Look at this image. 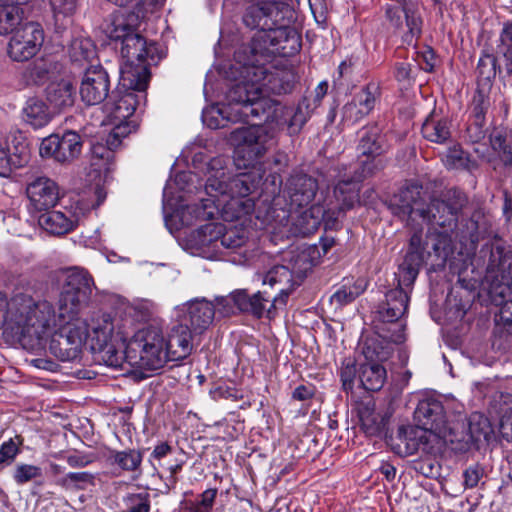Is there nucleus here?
I'll return each instance as SVG.
<instances>
[{"instance_id": "nucleus-8", "label": "nucleus", "mask_w": 512, "mask_h": 512, "mask_svg": "<svg viewBox=\"0 0 512 512\" xmlns=\"http://www.w3.org/2000/svg\"><path fill=\"white\" fill-rule=\"evenodd\" d=\"M114 321L110 313L97 312L91 319V335L84 322H74L67 331V342L74 345V352H117L110 345L114 331Z\"/></svg>"}, {"instance_id": "nucleus-19", "label": "nucleus", "mask_w": 512, "mask_h": 512, "mask_svg": "<svg viewBox=\"0 0 512 512\" xmlns=\"http://www.w3.org/2000/svg\"><path fill=\"white\" fill-rule=\"evenodd\" d=\"M110 77L100 65L90 66L82 76L79 94L86 105H98L110 97Z\"/></svg>"}, {"instance_id": "nucleus-13", "label": "nucleus", "mask_w": 512, "mask_h": 512, "mask_svg": "<svg viewBox=\"0 0 512 512\" xmlns=\"http://www.w3.org/2000/svg\"><path fill=\"white\" fill-rule=\"evenodd\" d=\"M44 43V31L39 23L25 22L15 32L7 44V55L14 62L32 59Z\"/></svg>"}, {"instance_id": "nucleus-57", "label": "nucleus", "mask_w": 512, "mask_h": 512, "mask_svg": "<svg viewBox=\"0 0 512 512\" xmlns=\"http://www.w3.org/2000/svg\"><path fill=\"white\" fill-rule=\"evenodd\" d=\"M495 329L512 333V300L505 301L494 317Z\"/></svg>"}, {"instance_id": "nucleus-14", "label": "nucleus", "mask_w": 512, "mask_h": 512, "mask_svg": "<svg viewBox=\"0 0 512 512\" xmlns=\"http://www.w3.org/2000/svg\"><path fill=\"white\" fill-rule=\"evenodd\" d=\"M414 418L423 431H430L445 441L454 442V427L451 426L441 401L426 398L419 401Z\"/></svg>"}, {"instance_id": "nucleus-41", "label": "nucleus", "mask_w": 512, "mask_h": 512, "mask_svg": "<svg viewBox=\"0 0 512 512\" xmlns=\"http://www.w3.org/2000/svg\"><path fill=\"white\" fill-rule=\"evenodd\" d=\"M490 144L505 165L512 164V130L495 128L490 134Z\"/></svg>"}, {"instance_id": "nucleus-20", "label": "nucleus", "mask_w": 512, "mask_h": 512, "mask_svg": "<svg viewBox=\"0 0 512 512\" xmlns=\"http://www.w3.org/2000/svg\"><path fill=\"white\" fill-rule=\"evenodd\" d=\"M264 284H269L271 287L278 285V294L271 297H265L270 302L266 306V316L272 318L275 315V310L278 306L286 304L289 294L293 291L295 286L300 285L299 281L295 278L289 266L276 265L273 266L265 275Z\"/></svg>"}, {"instance_id": "nucleus-63", "label": "nucleus", "mask_w": 512, "mask_h": 512, "mask_svg": "<svg viewBox=\"0 0 512 512\" xmlns=\"http://www.w3.org/2000/svg\"><path fill=\"white\" fill-rule=\"evenodd\" d=\"M367 116L356 104L355 100L346 103L342 108V120L354 124Z\"/></svg>"}, {"instance_id": "nucleus-34", "label": "nucleus", "mask_w": 512, "mask_h": 512, "mask_svg": "<svg viewBox=\"0 0 512 512\" xmlns=\"http://www.w3.org/2000/svg\"><path fill=\"white\" fill-rule=\"evenodd\" d=\"M404 326L398 325L390 335L372 334L360 338L361 352H381L383 350H393L389 344L401 345L405 342L406 336Z\"/></svg>"}, {"instance_id": "nucleus-36", "label": "nucleus", "mask_w": 512, "mask_h": 512, "mask_svg": "<svg viewBox=\"0 0 512 512\" xmlns=\"http://www.w3.org/2000/svg\"><path fill=\"white\" fill-rule=\"evenodd\" d=\"M421 133L430 142L444 144L451 137L450 122L446 118L430 114L422 124Z\"/></svg>"}, {"instance_id": "nucleus-40", "label": "nucleus", "mask_w": 512, "mask_h": 512, "mask_svg": "<svg viewBox=\"0 0 512 512\" xmlns=\"http://www.w3.org/2000/svg\"><path fill=\"white\" fill-rule=\"evenodd\" d=\"M23 15L22 8L0 2V36L15 32L23 24Z\"/></svg>"}, {"instance_id": "nucleus-54", "label": "nucleus", "mask_w": 512, "mask_h": 512, "mask_svg": "<svg viewBox=\"0 0 512 512\" xmlns=\"http://www.w3.org/2000/svg\"><path fill=\"white\" fill-rule=\"evenodd\" d=\"M499 49L504 56L506 72L512 73V21L503 24Z\"/></svg>"}, {"instance_id": "nucleus-6", "label": "nucleus", "mask_w": 512, "mask_h": 512, "mask_svg": "<svg viewBox=\"0 0 512 512\" xmlns=\"http://www.w3.org/2000/svg\"><path fill=\"white\" fill-rule=\"evenodd\" d=\"M56 276L63 282L58 299L59 319L61 323L78 322L81 311L91 300L94 280L87 270L80 267L61 270Z\"/></svg>"}, {"instance_id": "nucleus-25", "label": "nucleus", "mask_w": 512, "mask_h": 512, "mask_svg": "<svg viewBox=\"0 0 512 512\" xmlns=\"http://www.w3.org/2000/svg\"><path fill=\"white\" fill-rule=\"evenodd\" d=\"M333 207H324L320 204H313L299 214L295 226L303 235L312 234L323 222L326 228H335L338 224Z\"/></svg>"}, {"instance_id": "nucleus-4", "label": "nucleus", "mask_w": 512, "mask_h": 512, "mask_svg": "<svg viewBox=\"0 0 512 512\" xmlns=\"http://www.w3.org/2000/svg\"><path fill=\"white\" fill-rule=\"evenodd\" d=\"M36 283L27 284L24 291L16 292L10 302V319L3 331V339L14 349L46 350L48 336L57 328L65 333L73 323H61L53 305L47 300L36 301L31 292Z\"/></svg>"}, {"instance_id": "nucleus-32", "label": "nucleus", "mask_w": 512, "mask_h": 512, "mask_svg": "<svg viewBox=\"0 0 512 512\" xmlns=\"http://www.w3.org/2000/svg\"><path fill=\"white\" fill-rule=\"evenodd\" d=\"M358 416L361 428L368 436L386 435L388 417L386 414L377 412L373 401L363 402L359 405Z\"/></svg>"}, {"instance_id": "nucleus-48", "label": "nucleus", "mask_w": 512, "mask_h": 512, "mask_svg": "<svg viewBox=\"0 0 512 512\" xmlns=\"http://www.w3.org/2000/svg\"><path fill=\"white\" fill-rule=\"evenodd\" d=\"M96 54L93 41L86 37L73 39L69 46V56L74 62L88 61Z\"/></svg>"}, {"instance_id": "nucleus-44", "label": "nucleus", "mask_w": 512, "mask_h": 512, "mask_svg": "<svg viewBox=\"0 0 512 512\" xmlns=\"http://www.w3.org/2000/svg\"><path fill=\"white\" fill-rule=\"evenodd\" d=\"M56 485L66 491L86 490L90 486H95V475L87 471L69 472L57 479Z\"/></svg>"}, {"instance_id": "nucleus-21", "label": "nucleus", "mask_w": 512, "mask_h": 512, "mask_svg": "<svg viewBox=\"0 0 512 512\" xmlns=\"http://www.w3.org/2000/svg\"><path fill=\"white\" fill-rule=\"evenodd\" d=\"M319 189L316 178L306 173L292 174L285 186V194L291 209L304 208L312 203Z\"/></svg>"}, {"instance_id": "nucleus-38", "label": "nucleus", "mask_w": 512, "mask_h": 512, "mask_svg": "<svg viewBox=\"0 0 512 512\" xmlns=\"http://www.w3.org/2000/svg\"><path fill=\"white\" fill-rule=\"evenodd\" d=\"M368 282L364 278L344 279L343 284L331 296V302L342 307L353 302L367 288Z\"/></svg>"}, {"instance_id": "nucleus-5", "label": "nucleus", "mask_w": 512, "mask_h": 512, "mask_svg": "<svg viewBox=\"0 0 512 512\" xmlns=\"http://www.w3.org/2000/svg\"><path fill=\"white\" fill-rule=\"evenodd\" d=\"M140 20L139 13L131 12L126 17H115L107 29L109 38L120 50V84L123 87L143 89L150 79L149 67L164 57L156 43L147 42L135 28Z\"/></svg>"}, {"instance_id": "nucleus-18", "label": "nucleus", "mask_w": 512, "mask_h": 512, "mask_svg": "<svg viewBox=\"0 0 512 512\" xmlns=\"http://www.w3.org/2000/svg\"><path fill=\"white\" fill-rule=\"evenodd\" d=\"M120 86L117 91L111 93L109 100L104 104V111L112 121L125 122L145 100L148 86L143 89L123 87L121 84Z\"/></svg>"}, {"instance_id": "nucleus-12", "label": "nucleus", "mask_w": 512, "mask_h": 512, "mask_svg": "<svg viewBox=\"0 0 512 512\" xmlns=\"http://www.w3.org/2000/svg\"><path fill=\"white\" fill-rule=\"evenodd\" d=\"M278 6L271 2L249 5L243 13V23L250 29H259V38L276 45V34L285 26L280 22Z\"/></svg>"}, {"instance_id": "nucleus-42", "label": "nucleus", "mask_w": 512, "mask_h": 512, "mask_svg": "<svg viewBox=\"0 0 512 512\" xmlns=\"http://www.w3.org/2000/svg\"><path fill=\"white\" fill-rule=\"evenodd\" d=\"M316 252V248L308 247L297 251L291 257L289 267L299 283H301V281L306 277L307 273L314 267V254Z\"/></svg>"}, {"instance_id": "nucleus-33", "label": "nucleus", "mask_w": 512, "mask_h": 512, "mask_svg": "<svg viewBox=\"0 0 512 512\" xmlns=\"http://www.w3.org/2000/svg\"><path fill=\"white\" fill-rule=\"evenodd\" d=\"M424 432L419 426L399 427L397 436L392 443L394 452L402 457L417 453L420 447L424 445L422 441Z\"/></svg>"}, {"instance_id": "nucleus-56", "label": "nucleus", "mask_w": 512, "mask_h": 512, "mask_svg": "<svg viewBox=\"0 0 512 512\" xmlns=\"http://www.w3.org/2000/svg\"><path fill=\"white\" fill-rule=\"evenodd\" d=\"M126 509L123 512H149L150 495L147 492L128 494L124 498Z\"/></svg>"}, {"instance_id": "nucleus-60", "label": "nucleus", "mask_w": 512, "mask_h": 512, "mask_svg": "<svg viewBox=\"0 0 512 512\" xmlns=\"http://www.w3.org/2000/svg\"><path fill=\"white\" fill-rule=\"evenodd\" d=\"M307 109L308 104H306L305 101H303L299 103L297 108L294 110L288 124L289 129L291 130L292 133L299 132L302 126L306 123L308 119Z\"/></svg>"}, {"instance_id": "nucleus-24", "label": "nucleus", "mask_w": 512, "mask_h": 512, "mask_svg": "<svg viewBox=\"0 0 512 512\" xmlns=\"http://www.w3.org/2000/svg\"><path fill=\"white\" fill-rule=\"evenodd\" d=\"M26 193L32 207L37 211H47L59 200L57 183L46 176H38L29 182Z\"/></svg>"}, {"instance_id": "nucleus-59", "label": "nucleus", "mask_w": 512, "mask_h": 512, "mask_svg": "<svg viewBox=\"0 0 512 512\" xmlns=\"http://www.w3.org/2000/svg\"><path fill=\"white\" fill-rule=\"evenodd\" d=\"M486 119L478 121L477 118L470 117L469 124L467 126V137L472 143H478L486 136Z\"/></svg>"}, {"instance_id": "nucleus-30", "label": "nucleus", "mask_w": 512, "mask_h": 512, "mask_svg": "<svg viewBox=\"0 0 512 512\" xmlns=\"http://www.w3.org/2000/svg\"><path fill=\"white\" fill-rule=\"evenodd\" d=\"M357 150L360 156H383L388 146L382 129L377 125H367L358 132Z\"/></svg>"}, {"instance_id": "nucleus-47", "label": "nucleus", "mask_w": 512, "mask_h": 512, "mask_svg": "<svg viewBox=\"0 0 512 512\" xmlns=\"http://www.w3.org/2000/svg\"><path fill=\"white\" fill-rule=\"evenodd\" d=\"M113 464H116L124 471H136L142 463L143 455L139 450L128 449L123 451H113L110 457Z\"/></svg>"}, {"instance_id": "nucleus-17", "label": "nucleus", "mask_w": 512, "mask_h": 512, "mask_svg": "<svg viewBox=\"0 0 512 512\" xmlns=\"http://www.w3.org/2000/svg\"><path fill=\"white\" fill-rule=\"evenodd\" d=\"M81 150L80 135L74 131H67L63 135L52 134L44 138L39 153L42 157L53 158L59 163H69L80 155Z\"/></svg>"}, {"instance_id": "nucleus-23", "label": "nucleus", "mask_w": 512, "mask_h": 512, "mask_svg": "<svg viewBox=\"0 0 512 512\" xmlns=\"http://www.w3.org/2000/svg\"><path fill=\"white\" fill-rule=\"evenodd\" d=\"M214 316V304L206 299H195L187 303L184 325H187L191 334L198 338L193 349L199 345L201 334L212 324Z\"/></svg>"}, {"instance_id": "nucleus-52", "label": "nucleus", "mask_w": 512, "mask_h": 512, "mask_svg": "<svg viewBox=\"0 0 512 512\" xmlns=\"http://www.w3.org/2000/svg\"><path fill=\"white\" fill-rule=\"evenodd\" d=\"M115 149L116 147H112L107 142L106 145L99 142L92 144L91 165L99 170L108 169L109 163L113 161Z\"/></svg>"}, {"instance_id": "nucleus-7", "label": "nucleus", "mask_w": 512, "mask_h": 512, "mask_svg": "<svg viewBox=\"0 0 512 512\" xmlns=\"http://www.w3.org/2000/svg\"><path fill=\"white\" fill-rule=\"evenodd\" d=\"M124 352H174V348L193 350L196 336L191 334L187 325L174 326L166 339L162 330L154 325L139 329L130 339H121Z\"/></svg>"}, {"instance_id": "nucleus-53", "label": "nucleus", "mask_w": 512, "mask_h": 512, "mask_svg": "<svg viewBox=\"0 0 512 512\" xmlns=\"http://www.w3.org/2000/svg\"><path fill=\"white\" fill-rule=\"evenodd\" d=\"M96 360L103 362L107 367L120 369L125 372H133L131 360L140 357L141 354H96Z\"/></svg>"}, {"instance_id": "nucleus-31", "label": "nucleus", "mask_w": 512, "mask_h": 512, "mask_svg": "<svg viewBox=\"0 0 512 512\" xmlns=\"http://www.w3.org/2000/svg\"><path fill=\"white\" fill-rule=\"evenodd\" d=\"M30 153L24 142H17L12 147L0 143V176L9 177L11 173L29 161Z\"/></svg>"}, {"instance_id": "nucleus-22", "label": "nucleus", "mask_w": 512, "mask_h": 512, "mask_svg": "<svg viewBox=\"0 0 512 512\" xmlns=\"http://www.w3.org/2000/svg\"><path fill=\"white\" fill-rule=\"evenodd\" d=\"M227 103L211 107L203 114V122L211 129H219L226 126L228 122H250L258 120L252 115L241 117L237 116V111H240L248 102L245 101V97L239 101H234L230 98V89L226 94Z\"/></svg>"}, {"instance_id": "nucleus-15", "label": "nucleus", "mask_w": 512, "mask_h": 512, "mask_svg": "<svg viewBox=\"0 0 512 512\" xmlns=\"http://www.w3.org/2000/svg\"><path fill=\"white\" fill-rule=\"evenodd\" d=\"M215 302V313L218 312L223 317L231 316L240 311L261 318L266 315V306L270 300L265 299L262 292L249 295L245 289H240L227 296L217 297Z\"/></svg>"}, {"instance_id": "nucleus-35", "label": "nucleus", "mask_w": 512, "mask_h": 512, "mask_svg": "<svg viewBox=\"0 0 512 512\" xmlns=\"http://www.w3.org/2000/svg\"><path fill=\"white\" fill-rule=\"evenodd\" d=\"M54 112L47 102L38 97H30L22 109L24 121L35 129L46 126L53 118Z\"/></svg>"}, {"instance_id": "nucleus-62", "label": "nucleus", "mask_w": 512, "mask_h": 512, "mask_svg": "<svg viewBox=\"0 0 512 512\" xmlns=\"http://www.w3.org/2000/svg\"><path fill=\"white\" fill-rule=\"evenodd\" d=\"M115 127L107 137V143L112 147H118L121 144L122 138L126 137L130 132L128 120L125 122L114 121Z\"/></svg>"}, {"instance_id": "nucleus-50", "label": "nucleus", "mask_w": 512, "mask_h": 512, "mask_svg": "<svg viewBox=\"0 0 512 512\" xmlns=\"http://www.w3.org/2000/svg\"><path fill=\"white\" fill-rule=\"evenodd\" d=\"M490 87L487 85H479L475 91L471 102V115L470 117L477 118L478 121L481 119H486L485 115L491 106L490 101Z\"/></svg>"}, {"instance_id": "nucleus-29", "label": "nucleus", "mask_w": 512, "mask_h": 512, "mask_svg": "<svg viewBox=\"0 0 512 512\" xmlns=\"http://www.w3.org/2000/svg\"><path fill=\"white\" fill-rule=\"evenodd\" d=\"M222 230L223 224L211 222L202 225L193 234L195 245L207 258L221 256L220 239Z\"/></svg>"}, {"instance_id": "nucleus-64", "label": "nucleus", "mask_w": 512, "mask_h": 512, "mask_svg": "<svg viewBox=\"0 0 512 512\" xmlns=\"http://www.w3.org/2000/svg\"><path fill=\"white\" fill-rule=\"evenodd\" d=\"M484 475V469L479 465L469 466L463 473L465 489L475 488Z\"/></svg>"}, {"instance_id": "nucleus-49", "label": "nucleus", "mask_w": 512, "mask_h": 512, "mask_svg": "<svg viewBox=\"0 0 512 512\" xmlns=\"http://www.w3.org/2000/svg\"><path fill=\"white\" fill-rule=\"evenodd\" d=\"M380 97V89L375 83H368L359 92L355 93L353 99L359 108L366 114L375 108V105Z\"/></svg>"}, {"instance_id": "nucleus-39", "label": "nucleus", "mask_w": 512, "mask_h": 512, "mask_svg": "<svg viewBox=\"0 0 512 512\" xmlns=\"http://www.w3.org/2000/svg\"><path fill=\"white\" fill-rule=\"evenodd\" d=\"M443 163L449 170H463L472 172L478 168L476 160L471 158L470 154L465 152L460 146L450 147L443 157Z\"/></svg>"}, {"instance_id": "nucleus-46", "label": "nucleus", "mask_w": 512, "mask_h": 512, "mask_svg": "<svg viewBox=\"0 0 512 512\" xmlns=\"http://www.w3.org/2000/svg\"><path fill=\"white\" fill-rule=\"evenodd\" d=\"M491 433V428L489 425L488 419L478 413H474L470 416L468 421V437L469 439H465V437L460 440L470 441L472 443H478L482 440H487Z\"/></svg>"}, {"instance_id": "nucleus-27", "label": "nucleus", "mask_w": 512, "mask_h": 512, "mask_svg": "<svg viewBox=\"0 0 512 512\" xmlns=\"http://www.w3.org/2000/svg\"><path fill=\"white\" fill-rule=\"evenodd\" d=\"M44 92L46 102L54 113L65 112L74 106L76 88L69 79L51 81Z\"/></svg>"}, {"instance_id": "nucleus-10", "label": "nucleus", "mask_w": 512, "mask_h": 512, "mask_svg": "<svg viewBox=\"0 0 512 512\" xmlns=\"http://www.w3.org/2000/svg\"><path fill=\"white\" fill-rule=\"evenodd\" d=\"M230 140L235 146L236 157L245 161L244 166L254 165L276 144L273 133L258 124L232 131Z\"/></svg>"}, {"instance_id": "nucleus-2", "label": "nucleus", "mask_w": 512, "mask_h": 512, "mask_svg": "<svg viewBox=\"0 0 512 512\" xmlns=\"http://www.w3.org/2000/svg\"><path fill=\"white\" fill-rule=\"evenodd\" d=\"M225 159L213 158L208 163L205 191L209 198L202 205L192 207L196 218L214 219L217 215L227 222L250 215L255 208L252 196L260 187L263 174L248 171L231 176L225 168Z\"/></svg>"}, {"instance_id": "nucleus-51", "label": "nucleus", "mask_w": 512, "mask_h": 512, "mask_svg": "<svg viewBox=\"0 0 512 512\" xmlns=\"http://www.w3.org/2000/svg\"><path fill=\"white\" fill-rule=\"evenodd\" d=\"M497 71V59L494 55L485 53L483 54L477 64V77L478 86L487 85L492 86L491 81L495 78Z\"/></svg>"}, {"instance_id": "nucleus-55", "label": "nucleus", "mask_w": 512, "mask_h": 512, "mask_svg": "<svg viewBox=\"0 0 512 512\" xmlns=\"http://www.w3.org/2000/svg\"><path fill=\"white\" fill-rule=\"evenodd\" d=\"M42 476V469L32 464H17L13 471V479L18 485H24L30 481L42 478Z\"/></svg>"}, {"instance_id": "nucleus-58", "label": "nucleus", "mask_w": 512, "mask_h": 512, "mask_svg": "<svg viewBox=\"0 0 512 512\" xmlns=\"http://www.w3.org/2000/svg\"><path fill=\"white\" fill-rule=\"evenodd\" d=\"M17 444L13 439L5 441L0 446V471L5 467L10 466L20 453V445Z\"/></svg>"}, {"instance_id": "nucleus-3", "label": "nucleus", "mask_w": 512, "mask_h": 512, "mask_svg": "<svg viewBox=\"0 0 512 512\" xmlns=\"http://www.w3.org/2000/svg\"><path fill=\"white\" fill-rule=\"evenodd\" d=\"M235 83L230 87V98L248 102L237 111V116L252 115L259 121L271 123L277 120L279 103L265 94H286L292 91L296 75L291 69H280L272 65H235Z\"/></svg>"}, {"instance_id": "nucleus-45", "label": "nucleus", "mask_w": 512, "mask_h": 512, "mask_svg": "<svg viewBox=\"0 0 512 512\" xmlns=\"http://www.w3.org/2000/svg\"><path fill=\"white\" fill-rule=\"evenodd\" d=\"M387 161L383 156H359L357 167L349 171L355 179L362 182L364 179L375 175L383 170Z\"/></svg>"}, {"instance_id": "nucleus-9", "label": "nucleus", "mask_w": 512, "mask_h": 512, "mask_svg": "<svg viewBox=\"0 0 512 512\" xmlns=\"http://www.w3.org/2000/svg\"><path fill=\"white\" fill-rule=\"evenodd\" d=\"M385 19L394 30L403 31L402 41L415 45L422 35L423 18L416 0H387Z\"/></svg>"}, {"instance_id": "nucleus-37", "label": "nucleus", "mask_w": 512, "mask_h": 512, "mask_svg": "<svg viewBox=\"0 0 512 512\" xmlns=\"http://www.w3.org/2000/svg\"><path fill=\"white\" fill-rule=\"evenodd\" d=\"M186 355L170 357V354H141L140 357L131 360L133 372H140L143 377H148V372H154L163 368L170 361H182Z\"/></svg>"}, {"instance_id": "nucleus-11", "label": "nucleus", "mask_w": 512, "mask_h": 512, "mask_svg": "<svg viewBox=\"0 0 512 512\" xmlns=\"http://www.w3.org/2000/svg\"><path fill=\"white\" fill-rule=\"evenodd\" d=\"M357 373L362 386L368 391H379L387 378L385 367L367 354H360L358 358L349 355L343 359L341 367L343 385L351 386Z\"/></svg>"}, {"instance_id": "nucleus-43", "label": "nucleus", "mask_w": 512, "mask_h": 512, "mask_svg": "<svg viewBox=\"0 0 512 512\" xmlns=\"http://www.w3.org/2000/svg\"><path fill=\"white\" fill-rule=\"evenodd\" d=\"M249 232L243 226H231L226 228L223 225L220 239L221 256L225 255L228 251H234L242 247L248 240Z\"/></svg>"}, {"instance_id": "nucleus-28", "label": "nucleus", "mask_w": 512, "mask_h": 512, "mask_svg": "<svg viewBox=\"0 0 512 512\" xmlns=\"http://www.w3.org/2000/svg\"><path fill=\"white\" fill-rule=\"evenodd\" d=\"M39 225L48 233L61 236L73 231L80 223V216L72 210L50 211L38 219Z\"/></svg>"}, {"instance_id": "nucleus-26", "label": "nucleus", "mask_w": 512, "mask_h": 512, "mask_svg": "<svg viewBox=\"0 0 512 512\" xmlns=\"http://www.w3.org/2000/svg\"><path fill=\"white\" fill-rule=\"evenodd\" d=\"M61 70L62 65L53 57H40L26 66L22 78L27 86L39 87L54 81Z\"/></svg>"}, {"instance_id": "nucleus-1", "label": "nucleus", "mask_w": 512, "mask_h": 512, "mask_svg": "<svg viewBox=\"0 0 512 512\" xmlns=\"http://www.w3.org/2000/svg\"><path fill=\"white\" fill-rule=\"evenodd\" d=\"M424 194L421 184L408 182L389 202L392 214L413 229L419 227V232L411 236L407 252L395 274L397 286L385 293V300L379 306L378 314L384 322H396L407 312L409 294L428 258L435 257L445 263L452 252L453 242H458L467 255L472 254L487 229L485 216L479 210L458 221L468 203L462 190L447 189L429 203Z\"/></svg>"}, {"instance_id": "nucleus-16", "label": "nucleus", "mask_w": 512, "mask_h": 512, "mask_svg": "<svg viewBox=\"0 0 512 512\" xmlns=\"http://www.w3.org/2000/svg\"><path fill=\"white\" fill-rule=\"evenodd\" d=\"M333 171L336 173L333 177L337 179V183L334 187L335 203L330 201L326 207L334 208L336 212L334 217H337L338 221L340 217L344 216L347 210L352 209L354 205L359 202L361 182L355 179L344 165H338Z\"/></svg>"}, {"instance_id": "nucleus-61", "label": "nucleus", "mask_w": 512, "mask_h": 512, "mask_svg": "<svg viewBox=\"0 0 512 512\" xmlns=\"http://www.w3.org/2000/svg\"><path fill=\"white\" fill-rule=\"evenodd\" d=\"M511 344L512 333L502 330L497 331V329L494 328L491 337V346L493 350L505 352L510 348Z\"/></svg>"}]
</instances>
